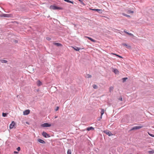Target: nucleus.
I'll use <instances>...</instances> for the list:
<instances>
[{
    "label": "nucleus",
    "mask_w": 154,
    "mask_h": 154,
    "mask_svg": "<svg viewBox=\"0 0 154 154\" xmlns=\"http://www.w3.org/2000/svg\"><path fill=\"white\" fill-rule=\"evenodd\" d=\"M50 9L53 10H62L63 9L62 8L57 7L55 5H51L50 6Z\"/></svg>",
    "instance_id": "f257e3e1"
},
{
    "label": "nucleus",
    "mask_w": 154,
    "mask_h": 154,
    "mask_svg": "<svg viewBox=\"0 0 154 154\" xmlns=\"http://www.w3.org/2000/svg\"><path fill=\"white\" fill-rule=\"evenodd\" d=\"M1 16L7 17H13V16L11 14H3Z\"/></svg>",
    "instance_id": "f03ea898"
},
{
    "label": "nucleus",
    "mask_w": 154,
    "mask_h": 154,
    "mask_svg": "<svg viewBox=\"0 0 154 154\" xmlns=\"http://www.w3.org/2000/svg\"><path fill=\"white\" fill-rule=\"evenodd\" d=\"M42 135L45 137H50V135L47 134L46 132L43 131L42 133Z\"/></svg>",
    "instance_id": "7ed1b4c3"
},
{
    "label": "nucleus",
    "mask_w": 154,
    "mask_h": 154,
    "mask_svg": "<svg viewBox=\"0 0 154 154\" xmlns=\"http://www.w3.org/2000/svg\"><path fill=\"white\" fill-rule=\"evenodd\" d=\"M89 9L90 10H93V11H97L98 13L100 14H101L102 13L103 11L102 9H91V8H90Z\"/></svg>",
    "instance_id": "20e7f679"
},
{
    "label": "nucleus",
    "mask_w": 154,
    "mask_h": 154,
    "mask_svg": "<svg viewBox=\"0 0 154 154\" xmlns=\"http://www.w3.org/2000/svg\"><path fill=\"white\" fill-rule=\"evenodd\" d=\"M41 126L43 127H48L51 126V125L48 123H44L41 125Z\"/></svg>",
    "instance_id": "39448f33"
},
{
    "label": "nucleus",
    "mask_w": 154,
    "mask_h": 154,
    "mask_svg": "<svg viewBox=\"0 0 154 154\" xmlns=\"http://www.w3.org/2000/svg\"><path fill=\"white\" fill-rule=\"evenodd\" d=\"M15 122L14 121H12L11 123L10 124L9 126V128L10 129L13 128L14 127L15 125Z\"/></svg>",
    "instance_id": "423d86ee"
},
{
    "label": "nucleus",
    "mask_w": 154,
    "mask_h": 154,
    "mask_svg": "<svg viewBox=\"0 0 154 154\" xmlns=\"http://www.w3.org/2000/svg\"><path fill=\"white\" fill-rule=\"evenodd\" d=\"M143 127L142 126H136L134 127L131 130H137L140 129Z\"/></svg>",
    "instance_id": "0eeeda50"
},
{
    "label": "nucleus",
    "mask_w": 154,
    "mask_h": 154,
    "mask_svg": "<svg viewBox=\"0 0 154 154\" xmlns=\"http://www.w3.org/2000/svg\"><path fill=\"white\" fill-rule=\"evenodd\" d=\"M104 132L107 134L109 136H111L112 135V134L110 131H108L107 130L104 131Z\"/></svg>",
    "instance_id": "6e6552de"
},
{
    "label": "nucleus",
    "mask_w": 154,
    "mask_h": 154,
    "mask_svg": "<svg viewBox=\"0 0 154 154\" xmlns=\"http://www.w3.org/2000/svg\"><path fill=\"white\" fill-rule=\"evenodd\" d=\"M30 113V110L29 109H27L24 111L23 112V114L24 115H27Z\"/></svg>",
    "instance_id": "1a4fd4ad"
},
{
    "label": "nucleus",
    "mask_w": 154,
    "mask_h": 154,
    "mask_svg": "<svg viewBox=\"0 0 154 154\" xmlns=\"http://www.w3.org/2000/svg\"><path fill=\"white\" fill-rule=\"evenodd\" d=\"M85 37L88 38L89 40H90L91 41H92L93 42H96V41L95 40L92 39V38H91L90 37H89L88 36H85Z\"/></svg>",
    "instance_id": "9d476101"
},
{
    "label": "nucleus",
    "mask_w": 154,
    "mask_h": 154,
    "mask_svg": "<svg viewBox=\"0 0 154 154\" xmlns=\"http://www.w3.org/2000/svg\"><path fill=\"white\" fill-rule=\"evenodd\" d=\"M104 109H101V116L100 117V119H102V115L104 113Z\"/></svg>",
    "instance_id": "9b49d317"
},
{
    "label": "nucleus",
    "mask_w": 154,
    "mask_h": 154,
    "mask_svg": "<svg viewBox=\"0 0 154 154\" xmlns=\"http://www.w3.org/2000/svg\"><path fill=\"white\" fill-rule=\"evenodd\" d=\"M38 141L39 142L42 143L44 144L45 143V141L40 139H38Z\"/></svg>",
    "instance_id": "f8f14e48"
},
{
    "label": "nucleus",
    "mask_w": 154,
    "mask_h": 154,
    "mask_svg": "<svg viewBox=\"0 0 154 154\" xmlns=\"http://www.w3.org/2000/svg\"><path fill=\"white\" fill-rule=\"evenodd\" d=\"M53 44L55 45H56L57 46H62V45L61 44L58 43H54Z\"/></svg>",
    "instance_id": "ddd939ff"
},
{
    "label": "nucleus",
    "mask_w": 154,
    "mask_h": 154,
    "mask_svg": "<svg viewBox=\"0 0 154 154\" xmlns=\"http://www.w3.org/2000/svg\"><path fill=\"white\" fill-rule=\"evenodd\" d=\"M122 45L124 46H125L126 47V48H131V47L130 46L128 45L127 44L125 43H122Z\"/></svg>",
    "instance_id": "4468645a"
},
{
    "label": "nucleus",
    "mask_w": 154,
    "mask_h": 154,
    "mask_svg": "<svg viewBox=\"0 0 154 154\" xmlns=\"http://www.w3.org/2000/svg\"><path fill=\"white\" fill-rule=\"evenodd\" d=\"M94 128L92 127H88L87 128V130L88 131H89L91 130H94Z\"/></svg>",
    "instance_id": "2eb2a0df"
},
{
    "label": "nucleus",
    "mask_w": 154,
    "mask_h": 154,
    "mask_svg": "<svg viewBox=\"0 0 154 154\" xmlns=\"http://www.w3.org/2000/svg\"><path fill=\"white\" fill-rule=\"evenodd\" d=\"M37 85L38 86H39L42 85V82L39 80H38L37 82Z\"/></svg>",
    "instance_id": "dca6fc26"
},
{
    "label": "nucleus",
    "mask_w": 154,
    "mask_h": 154,
    "mask_svg": "<svg viewBox=\"0 0 154 154\" xmlns=\"http://www.w3.org/2000/svg\"><path fill=\"white\" fill-rule=\"evenodd\" d=\"M113 72L116 74H118L119 72L117 69H114Z\"/></svg>",
    "instance_id": "f3484780"
},
{
    "label": "nucleus",
    "mask_w": 154,
    "mask_h": 154,
    "mask_svg": "<svg viewBox=\"0 0 154 154\" xmlns=\"http://www.w3.org/2000/svg\"><path fill=\"white\" fill-rule=\"evenodd\" d=\"M8 113H5L4 112L2 113V116L4 117H6L7 116Z\"/></svg>",
    "instance_id": "a211bd4d"
},
{
    "label": "nucleus",
    "mask_w": 154,
    "mask_h": 154,
    "mask_svg": "<svg viewBox=\"0 0 154 154\" xmlns=\"http://www.w3.org/2000/svg\"><path fill=\"white\" fill-rule=\"evenodd\" d=\"M113 89V87L111 86L109 88V91L110 92H111L112 91Z\"/></svg>",
    "instance_id": "6ab92c4d"
},
{
    "label": "nucleus",
    "mask_w": 154,
    "mask_h": 154,
    "mask_svg": "<svg viewBox=\"0 0 154 154\" xmlns=\"http://www.w3.org/2000/svg\"><path fill=\"white\" fill-rule=\"evenodd\" d=\"M1 62L3 63H6L7 62V61L5 60H1Z\"/></svg>",
    "instance_id": "aec40b11"
},
{
    "label": "nucleus",
    "mask_w": 154,
    "mask_h": 154,
    "mask_svg": "<svg viewBox=\"0 0 154 154\" xmlns=\"http://www.w3.org/2000/svg\"><path fill=\"white\" fill-rule=\"evenodd\" d=\"M86 77L88 78H90L91 77V75L89 74H87L86 76Z\"/></svg>",
    "instance_id": "412c9836"
},
{
    "label": "nucleus",
    "mask_w": 154,
    "mask_h": 154,
    "mask_svg": "<svg viewBox=\"0 0 154 154\" xmlns=\"http://www.w3.org/2000/svg\"><path fill=\"white\" fill-rule=\"evenodd\" d=\"M111 54H112V55H115L116 56H117V57H120V58H122V57H121V56H120L119 55H118L117 54H114V53H111Z\"/></svg>",
    "instance_id": "4be33fe9"
},
{
    "label": "nucleus",
    "mask_w": 154,
    "mask_h": 154,
    "mask_svg": "<svg viewBox=\"0 0 154 154\" xmlns=\"http://www.w3.org/2000/svg\"><path fill=\"white\" fill-rule=\"evenodd\" d=\"M127 13L129 14H133L134 13V11H131V10H128L127 11Z\"/></svg>",
    "instance_id": "5701e85b"
},
{
    "label": "nucleus",
    "mask_w": 154,
    "mask_h": 154,
    "mask_svg": "<svg viewBox=\"0 0 154 154\" xmlns=\"http://www.w3.org/2000/svg\"><path fill=\"white\" fill-rule=\"evenodd\" d=\"M93 87L94 89H97L98 88L97 86L95 85H93Z\"/></svg>",
    "instance_id": "b1692460"
},
{
    "label": "nucleus",
    "mask_w": 154,
    "mask_h": 154,
    "mask_svg": "<svg viewBox=\"0 0 154 154\" xmlns=\"http://www.w3.org/2000/svg\"><path fill=\"white\" fill-rule=\"evenodd\" d=\"M149 154H152L154 153V150H150L148 151Z\"/></svg>",
    "instance_id": "393cba45"
},
{
    "label": "nucleus",
    "mask_w": 154,
    "mask_h": 154,
    "mask_svg": "<svg viewBox=\"0 0 154 154\" xmlns=\"http://www.w3.org/2000/svg\"><path fill=\"white\" fill-rule=\"evenodd\" d=\"M73 48L76 51H78L80 50V48H79L77 47L76 48H75L74 47H73Z\"/></svg>",
    "instance_id": "a878e982"
},
{
    "label": "nucleus",
    "mask_w": 154,
    "mask_h": 154,
    "mask_svg": "<svg viewBox=\"0 0 154 154\" xmlns=\"http://www.w3.org/2000/svg\"><path fill=\"white\" fill-rule=\"evenodd\" d=\"M123 14L124 16H126V17H130V15H127V14H125L123 13V14Z\"/></svg>",
    "instance_id": "bb28decb"
},
{
    "label": "nucleus",
    "mask_w": 154,
    "mask_h": 154,
    "mask_svg": "<svg viewBox=\"0 0 154 154\" xmlns=\"http://www.w3.org/2000/svg\"><path fill=\"white\" fill-rule=\"evenodd\" d=\"M67 154H71V151L70 149H68L67 151Z\"/></svg>",
    "instance_id": "cd10ccee"
},
{
    "label": "nucleus",
    "mask_w": 154,
    "mask_h": 154,
    "mask_svg": "<svg viewBox=\"0 0 154 154\" xmlns=\"http://www.w3.org/2000/svg\"><path fill=\"white\" fill-rule=\"evenodd\" d=\"M128 79L127 78H123L122 80L123 82H125L126 81V80Z\"/></svg>",
    "instance_id": "c85d7f7f"
},
{
    "label": "nucleus",
    "mask_w": 154,
    "mask_h": 154,
    "mask_svg": "<svg viewBox=\"0 0 154 154\" xmlns=\"http://www.w3.org/2000/svg\"><path fill=\"white\" fill-rule=\"evenodd\" d=\"M65 1L68 2H69V3H73V1Z\"/></svg>",
    "instance_id": "c756f323"
},
{
    "label": "nucleus",
    "mask_w": 154,
    "mask_h": 154,
    "mask_svg": "<svg viewBox=\"0 0 154 154\" xmlns=\"http://www.w3.org/2000/svg\"><path fill=\"white\" fill-rule=\"evenodd\" d=\"M127 34L129 35L132 36H134V35L132 34H131V33H129V32H128V33Z\"/></svg>",
    "instance_id": "7c9ffc66"
},
{
    "label": "nucleus",
    "mask_w": 154,
    "mask_h": 154,
    "mask_svg": "<svg viewBox=\"0 0 154 154\" xmlns=\"http://www.w3.org/2000/svg\"><path fill=\"white\" fill-rule=\"evenodd\" d=\"M127 34L129 35L132 36H134V35L132 34H131V33H129V32H128V33Z\"/></svg>",
    "instance_id": "2f4dec72"
},
{
    "label": "nucleus",
    "mask_w": 154,
    "mask_h": 154,
    "mask_svg": "<svg viewBox=\"0 0 154 154\" xmlns=\"http://www.w3.org/2000/svg\"><path fill=\"white\" fill-rule=\"evenodd\" d=\"M79 1L83 5H85V4L83 2V1Z\"/></svg>",
    "instance_id": "473e14b6"
},
{
    "label": "nucleus",
    "mask_w": 154,
    "mask_h": 154,
    "mask_svg": "<svg viewBox=\"0 0 154 154\" xmlns=\"http://www.w3.org/2000/svg\"><path fill=\"white\" fill-rule=\"evenodd\" d=\"M148 133V134L151 136L152 137H154V135L153 134H150L149 133Z\"/></svg>",
    "instance_id": "72a5a7b5"
},
{
    "label": "nucleus",
    "mask_w": 154,
    "mask_h": 154,
    "mask_svg": "<svg viewBox=\"0 0 154 154\" xmlns=\"http://www.w3.org/2000/svg\"><path fill=\"white\" fill-rule=\"evenodd\" d=\"M20 148L19 147H18L17 149L18 151H19L20 150Z\"/></svg>",
    "instance_id": "f704fd0d"
},
{
    "label": "nucleus",
    "mask_w": 154,
    "mask_h": 154,
    "mask_svg": "<svg viewBox=\"0 0 154 154\" xmlns=\"http://www.w3.org/2000/svg\"><path fill=\"white\" fill-rule=\"evenodd\" d=\"M46 39L48 40H51V38L49 37H47L46 38Z\"/></svg>",
    "instance_id": "c9c22d12"
},
{
    "label": "nucleus",
    "mask_w": 154,
    "mask_h": 154,
    "mask_svg": "<svg viewBox=\"0 0 154 154\" xmlns=\"http://www.w3.org/2000/svg\"><path fill=\"white\" fill-rule=\"evenodd\" d=\"M124 32L126 34H128V32H127V31H126V30H124Z\"/></svg>",
    "instance_id": "e433bc0d"
},
{
    "label": "nucleus",
    "mask_w": 154,
    "mask_h": 154,
    "mask_svg": "<svg viewBox=\"0 0 154 154\" xmlns=\"http://www.w3.org/2000/svg\"><path fill=\"white\" fill-rule=\"evenodd\" d=\"M58 109H59V107L57 106L56 107V109H55V110L56 111H57V110H58Z\"/></svg>",
    "instance_id": "4c0bfd02"
},
{
    "label": "nucleus",
    "mask_w": 154,
    "mask_h": 154,
    "mask_svg": "<svg viewBox=\"0 0 154 154\" xmlns=\"http://www.w3.org/2000/svg\"><path fill=\"white\" fill-rule=\"evenodd\" d=\"M119 100H120L121 101H122V97H120V98H119Z\"/></svg>",
    "instance_id": "58836bf2"
},
{
    "label": "nucleus",
    "mask_w": 154,
    "mask_h": 154,
    "mask_svg": "<svg viewBox=\"0 0 154 154\" xmlns=\"http://www.w3.org/2000/svg\"><path fill=\"white\" fill-rule=\"evenodd\" d=\"M14 153H18V152H16V151H14Z\"/></svg>",
    "instance_id": "ea45409f"
},
{
    "label": "nucleus",
    "mask_w": 154,
    "mask_h": 154,
    "mask_svg": "<svg viewBox=\"0 0 154 154\" xmlns=\"http://www.w3.org/2000/svg\"><path fill=\"white\" fill-rule=\"evenodd\" d=\"M57 116H55V117H54V118L55 119H56L57 118Z\"/></svg>",
    "instance_id": "a19ab883"
},
{
    "label": "nucleus",
    "mask_w": 154,
    "mask_h": 154,
    "mask_svg": "<svg viewBox=\"0 0 154 154\" xmlns=\"http://www.w3.org/2000/svg\"><path fill=\"white\" fill-rule=\"evenodd\" d=\"M15 42H16V43H17V42H18V41H15Z\"/></svg>",
    "instance_id": "79ce46f5"
}]
</instances>
